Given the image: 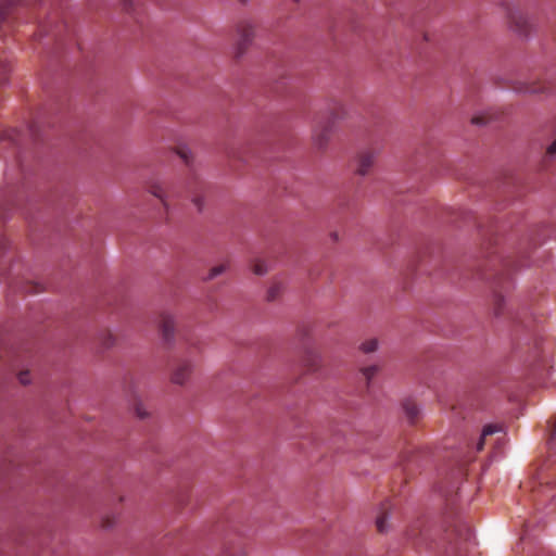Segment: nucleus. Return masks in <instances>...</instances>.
Returning <instances> with one entry per match:
<instances>
[{"label": "nucleus", "mask_w": 556, "mask_h": 556, "mask_svg": "<svg viewBox=\"0 0 556 556\" xmlns=\"http://www.w3.org/2000/svg\"><path fill=\"white\" fill-rule=\"evenodd\" d=\"M454 214L456 216L453 222L456 223L458 219H462L465 224H472L484 240L496 238L502 231L492 220L478 219L471 212L458 210Z\"/></svg>", "instance_id": "nucleus-2"}, {"label": "nucleus", "mask_w": 556, "mask_h": 556, "mask_svg": "<svg viewBox=\"0 0 556 556\" xmlns=\"http://www.w3.org/2000/svg\"><path fill=\"white\" fill-rule=\"evenodd\" d=\"M330 238L333 240V241H341V240H345L348 239L345 236H344V232L341 231V230H333L330 232Z\"/></svg>", "instance_id": "nucleus-25"}, {"label": "nucleus", "mask_w": 556, "mask_h": 556, "mask_svg": "<svg viewBox=\"0 0 556 556\" xmlns=\"http://www.w3.org/2000/svg\"><path fill=\"white\" fill-rule=\"evenodd\" d=\"M236 33L237 40L235 45V54L236 58H240L245 52L254 38L255 26L249 20H241L236 26Z\"/></svg>", "instance_id": "nucleus-4"}, {"label": "nucleus", "mask_w": 556, "mask_h": 556, "mask_svg": "<svg viewBox=\"0 0 556 556\" xmlns=\"http://www.w3.org/2000/svg\"><path fill=\"white\" fill-rule=\"evenodd\" d=\"M101 343L104 348L109 349L114 345L115 337L112 332H105L101 338Z\"/></svg>", "instance_id": "nucleus-23"}, {"label": "nucleus", "mask_w": 556, "mask_h": 556, "mask_svg": "<svg viewBox=\"0 0 556 556\" xmlns=\"http://www.w3.org/2000/svg\"><path fill=\"white\" fill-rule=\"evenodd\" d=\"M193 370V364L190 359L179 358L172 368L170 380L175 384H185Z\"/></svg>", "instance_id": "nucleus-5"}, {"label": "nucleus", "mask_w": 556, "mask_h": 556, "mask_svg": "<svg viewBox=\"0 0 556 556\" xmlns=\"http://www.w3.org/2000/svg\"><path fill=\"white\" fill-rule=\"evenodd\" d=\"M388 513H381L376 519L377 530L381 533L387 531Z\"/></svg>", "instance_id": "nucleus-22"}, {"label": "nucleus", "mask_w": 556, "mask_h": 556, "mask_svg": "<svg viewBox=\"0 0 556 556\" xmlns=\"http://www.w3.org/2000/svg\"><path fill=\"white\" fill-rule=\"evenodd\" d=\"M407 420L415 424L420 417V409L413 400H405L402 404Z\"/></svg>", "instance_id": "nucleus-13"}, {"label": "nucleus", "mask_w": 556, "mask_h": 556, "mask_svg": "<svg viewBox=\"0 0 556 556\" xmlns=\"http://www.w3.org/2000/svg\"><path fill=\"white\" fill-rule=\"evenodd\" d=\"M346 116V110L342 104H337L330 112L327 121H318L314 127L313 138L315 143L323 148L328 142L336 122Z\"/></svg>", "instance_id": "nucleus-1"}, {"label": "nucleus", "mask_w": 556, "mask_h": 556, "mask_svg": "<svg viewBox=\"0 0 556 556\" xmlns=\"http://www.w3.org/2000/svg\"><path fill=\"white\" fill-rule=\"evenodd\" d=\"M136 413H137L138 417H140V418H144L147 416V413L142 410L140 405H138L136 407Z\"/></svg>", "instance_id": "nucleus-30"}, {"label": "nucleus", "mask_w": 556, "mask_h": 556, "mask_svg": "<svg viewBox=\"0 0 556 556\" xmlns=\"http://www.w3.org/2000/svg\"><path fill=\"white\" fill-rule=\"evenodd\" d=\"M471 122H472L473 124H477V125H482V124H484V123H485V122H484V118H483V117H480V116H476V117H473Z\"/></svg>", "instance_id": "nucleus-31"}, {"label": "nucleus", "mask_w": 556, "mask_h": 556, "mask_svg": "<svg viewBox=\"0 0 556 556\" xmlns=\"http://www.w3.org/2000/svg\"><path fill=\"white\" fill-rule=\"evenodd\" d=\"M378 349V340L377 339H369L362 343L361 350L368 354L372 353Z\"/></svg>", "instance_id": "nucleus-20"}, {"label": "nucleus", "mask_w": 556, "mask_h": 556, "mask_svg": "<svg viewBox=\"0 0 556 556\" xmlns=\"http://www.w3.org/2000/svg\"><path fill=\"white\" fill-rule=\"evenodd\" d=\"M509 22L511 28L520 35H527L530 30V24L527 16L520 10L509 12Z\"/></svg>", "instance_id": "nucleus-8"}, {"label": "nucleus", "mask_w": 556, "mask_h": 556, "mask_svg": "<svg viewBox=\"0 0 556 556\" xmlns=\"http://www.w3.org/2000/svg\"><path fill=\"white\" fill-rule=\"evenodd\" d=\"M555 155H556V139L546 149V157L553 159Z\"/></svg>", "instance_id": "nucleus-26"}, {"label": "nucleus", "mask_w": 556, "mask_h": 556, "mask_svg": "<svg viewBox=\"0 0 556 556\" xmlns=\"http://www.w3.org/2000/svg\"><path fill=\"white\" fill-rule=\"evenodd\" d=\"M501 283L502 282H501L500 278L494 282L492 309H493L494 315H496V316H501L503 314L504 305H505V300H504L503 295L500 293V291L497 290L501 287Z\"/></svg>", "instance_id": "nucleus-12"}, {"label": "nucleus", "mask_w": 556, "mask_h": 556, "mask_svg": "<svg viewBox=\"0 0 556 556\" xmlns=\"http://www.w3.org/2000/svg\"><path fill=\"white\" fill-rule=\"evenodd\" d=\"M146 188L150 194L160 200L164 210L168 212L169 204L167 200V193L164 189L163 184L157 179L151 178L146 182Z\"/></svg>", "instance_id": "nucleus-7"}, {"label": "nucleus", "mask_w": 556, "mask_h": 556, "mask_svg": "<svg viewBox=\"0 0 556 556\" xmlns=\"http://www.w3.org/2000/svg\"><path fill=\"white\" fill-rule=\"evenodd\" d=\"M43 290V288L41 287V285L37 283V282H27L24 287V292H27V293H39Z\"/></svg>", "instance_id": "nucleus-24"}, {"label": "nucleus", "mask_w": 556, "mask_h": 556, "mask_svg": "<svg viewBox=\"0 0 556 556\" xmlns=\"http://www.w3.org/2000/svg\"><path fill=\"white\" fill-rule=\"evenodd\" d=\"M517 92L521 93H543L549 90V87L542 81H520L514 87Z\"/></svg>", "instance_id": "nucleus-10"}, {"label": "nucleus", "mask_w": 556, "mask_h": 556, "mask_svg": "<svg viewBox=\"0 0 556 556\" xmlns=\"http://www.w3.org/2000/svg\"><path fill=\"white\" fill-rule=\"evenodd\" d=\"M192 203L197 206L198 211L201 212L203 210L204 204H203V200L200 197L194 195L192 198Z\"/></svg>", "instance_id": "nucleus-28"}, {"label": "nucleus", "mask_w": 556, "mask_h": 556, "mask_svg": "<svg viewBox=\"0 0 556 556\" xmlns=\"http://www.w3.org/2000/svg\"><path fill=\"white\" fill-rule=\"evenodd\" d=\"M227 267L228 266L225 263L212 267L205 279L212 280V279L216 278L217 276L223 274L227 269Z\"/></svg>", "instance_id": "nucleus-21"}, {"label": "nucleus", "mask_w": 556, "mask_h": 556, "mask_svg": "<svg viewBox=\"0 0 556 556\" xmlns=\"http://www.w3.org/2000/svg\"><path fill=\"white\" fill-rule=\"evenodd\" d=\"M175 327V319L170 314L163 313L160 316V329L164 341H166L167 343H169L174 339Z\"/></svg>", "instance_id": "nucleus-9"}, {"label": "nucleus", "mask_w": 556, "mask_h": 556, "mask_svg": "<svg viewBox=\"0 0 556 556\" xmlns=\"http://www.w3.org/2000/svg\"><path fill=\"white\" fill-rule=\"evenodd\" d=\"M176 154L184 161L187 166L192 165V153L187 146H178L176 148Z\"/></svg>", "instance_id": "nucleus-18"}, {"label": "nucleus", "mask_w": 556, "mask_h": 556, "mask_svg": "<svg viewBox=\"0 0 556 556\" xmlns=\"http://www.w3.org/2000/svg\"><path fill=\"white\" fill-rule=\"evenodd\" d=\"M125 10L129 11L132 8V0H123Z\"/></svg>", "instance_id": "nucleus-32"}, {"label": "nucleus", "mask_w": 556, "mask_h": 556, "mask_svg": "<svg viewBox=\"0 0 556 556\" xmlns=\"http://www.w3.org/2000/svg\"><path fill=\"white\" fill-rule=\"evenodd\" d=\"M378 153L375 150L366 149L358 153L356 157L355 173L359 176H366L370 173Z\"/></svg>", "instance_id": "nucleus-6"}, {"label": "nucleus", "mask_w": 556, "mask_h": 556, "mask_svg": "<svg viewBox=\"0 0 556 556\" xmlns=\"http://www.w3.org/2000/svg\"><path fill=\"white\" fill-rule=\"evenodd\" d=\"M282 291H283V286L278 281L274 282L267 290V293H266L267 301L273 302V301L278 300L279 296L281 295Z\"/></svg>", "instance_id": "nucleus-17"}, {"label": "nucleus", "mask_w": 556, "mask_h": 556, "mask_svg": "<svg viewBox=\"0 0 556 556\" xmlns=\"http://www.w3.org/2000/svg\"><path fill=\"white\" fill-rule=\"evenodd\" d=\"M18 380L22 384H27L29 382V372L28 371L20 372Z\"/></svg>", "instance_id": "nucleus-27"}, {"label": "nucleus", "mask_w": 556, "mask_h": 556, "mask_svg": "<svg viewBox=\"0 0 556 556\" xmlns=\"http://www.w3.org/2000/svg\"><path fill=\"white\" fill-rule=\"evenodd\" d=\"M240 3L245 4L249 0H238Z\"/></svg>", "instance_id": "nucleus-33"}, {"label": "nucleus", "mask_w": 556, "mask_h": 556, "mask_svg": "<svg viewBox=\"0 0 556 556\" xmlns=\"http://www.w3.org/2000/svg\"><path fill=\"white\" fill-rule=\"evenodd\" d=\"M8 71L7 65H0V85L4 83Z\"/></svg>", "instance_id": "nucleus-29"}, {"label": "nucleus", "mask_w": 556, "mask_h": 556, "mask_svg": "<svg viewBox=\"0 0 556 556\" xmlns=\"http://www.w3.org/2000/svg\"><path fill=\"white\" fill-rule=\"evenodd\" d=\"M379 367L377 365H370L361 369L362 376L364 377L367 388H369L370 380L377 375Z\"/></svg>", "instance_id": "nucleus-19"}, {"label": "nucleus", "mask_w": 556, "mask_h": 556, "mask_svg": "<svg viewBox=\"0 0 556 556\" xmlns=\"http://www.w3.org/2000/svg\"><path fill=\"white\" fill-rule=\"evenodd\" d=\"M21 0H4L0 3V34L5 35L20 18Z\"/></svg>", "instance_id": "nucleus-3"}, {"label": "nucleus", "mask_w": 556, "mask_h": 556, "mask_svg": "<svg viewBox=\"0 0 556 556\" xmlns=\"http://www.w3.org/2000/svg\"><path fill=\"white\" fill-rule=\"evenodd\" d=\"M498 431H500V428L497 426H493V425L485 426L482 430L479 441L476 444V451L477 452L482 451L484 447L486 438L498 432Z\"/></svg>", "instance_id": "nucleus-16"}, {"label": "nucleus", "mask_w": 556, "mask_h": 556, "mask_svg": "<svg viewBox=\"0 0 556 556\" xmlns=\"http://www.w3.org/2000/svg\"><path fill=\"white\" fill-rule=\"evenodd\" d=\"M538 240L556 241V226L549 224H542L535 230Z\"/></svg>", "instance_id": "nucleus-15"}, {"label": "nucleus", "mask_w": 556, "mask_h": 556, "mask_svg": "<svg viewBox=\"0 0 556 556\" xmlns=\"http://www.w3.org/2000/svg\"><path fill=\"white\" fill-rule=\"evenodd\" d=\"M271 262L265 256H256L251 261V268L255 275L263 276L268 273Z\"/></svg>", "instance_id": "nucleus-14"}, {"label": "nucleus", "mask_w": 556, "mask_h": 556, "mask_svg": "<svg viewBox=\"0 0 556 556\" xmlns=\"http://www.w3.org/2000/svg\"><path fill=\"white\" fill-rule=\"evenodd\" d=\"M451 535H454L455 543L451 546L452 549L456 548L462 542H468L471 539V530L465 525H455Z\"/></svg>", "instance_id": "nucleus-11"}]
</instances>
